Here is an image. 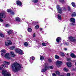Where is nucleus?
<instances>
[{
  "label": "nucleus",
  "mask_w": 76,
  "mask_h": 76,
  "mask_svg": "<svg viewBox=\"0 0 76 76\" xmlns=\"http://www.w3.org/2000/svg\"><path fill=\"white\" fill-rule=\"evenodd\" d=\"M56 8L58 13L60 14H61L63 12L62 8H61L59 5H58L56 6Z\"/></svg>",
  "instance_id": "obj_4"
},
{
  "label": "nucleus",
  "mask_w": 76,
  "mask_h": 76,
  "mask_svg": "<svg viewBox=\"0 0 76 76\" xmlns=\"http://www.w3.org/2000/svg\"><path fill=\"white\" fill-rule=\"evenodd\" d=\"M39 28V26L37 25L35 26V28L36 29H38Z\"/></svg>",
  "instance_id": "obj_38"
},
{
  "label": "nucleus",
  "mask_w": 76,
  "mask_h": 76,
  "mask_svg": "<svg viewBox=\"0 0 76 76\" xmlns=\"http://www.w3.org/2000/svg\"><path fill=\"white\" fill-rule=\"evenodd\" d=\"M75 25L74 23H70L69 24V25H70V26H72V25Z\"/></svg>",
  "instance_id": "obj_43"
},
{
  "label": "nucleus",
  "mask_w": 76,
  "mask_h": 76,
  "mask_svg": "<svg viewBox=\"0 0 76 76\" xmlns=\"http://www.w3.org/2000/svg\"><path fill=\"white\" fill-rule=\"evenodd\" d=\"M24 45L26 47H27L28 45V43L27 42H25L24 43Z\"/></svg>",
  "instance_id": "obj_30"
},
{
  "label": "nucleus",
  "mask_w": 76,
  "mask_h": 76,
  "mask_svg": "<svg viewBox=\"0 0 76 76\" xmlns=\"http://www.w3.org/2000/svg\"><path fill=\"white\" fill-rule=\"evenodd\" d=\"M47 69H48V67L47 66H45V68L42 69L41 70V72H45L47 70Z\"/></svg>",
  "instance_id": "obj_10"
},
{
  "label": "nucleus",
  "mask_w": 76,
  "mask_h": 76,
  "mask_svg": "<svg viewBox=\"0 0 76 76\" xmlns=\"http://www.w3.org/2000/svg\"><path fill=\"white\" fill-rule=\"evenodd\" d=\"M16 4L19 6H22V3H21V2L20 1H17Z\"/></svg>",
  "instance_id": "obj_13"
},
{
  "label": "nucleus",
  "mask_w": 76,
  "mask_h": 76,
  "mask_svg": "<svg viewBox=\"0 0 76 76\" xmlns=\"http://www.w3.org/2000/svg\"><path fill=\"white\" fill-rule=\"evenodd\" d=\"M76 16V13L75 12H73L72 14L71 15L72 17H75Z\"/></svg>",
  "instance_id": "obj_20"
},
{
  "label": "nucleus",
  "mask_w": 76,
  "mask_h": 76,
  "mask_svg": "<svg viewBox=\"0 0 76 76\" xmlns=\"http://www.w3.org/2000/svg\"><path fill=\"white\" fill-rule=\"evenodd\" d=\"M2 66L3 67H7H7H8V66H6V65L4 64H2Z\"/></svg>",
  "instance_id": "obj_24"
},
{
  "label": "nucleus",
  "mask_w": 76,
  "mask_h": 76,
  "mask_svg": "<svg viewBox=\"0 0 76 76\" xmlns=\"http://www.w3.org/2000/svg\"><path fill=\"white\" fill-rule=\"evenodd\" d=\"M55 57L56 59H58V58H59V56L57 55H55Z\"/></svg>",
  "instance_id": "obj_28"
},
{
  "label": "nucleus",
  "mask_w": 76,
  "mask_h": 76,
  "mask_svg": "<svg viewBox=\"0 0 76 76\" xmlns=\"http://www.w3.org/2000/svg\"><path fill=\"white\" fill-rule=\"evenodd\" d=\"M3 68L1 66H0V70H3Z\"/></svg>",
  "instance_id": "obj_48"
},
{
  "label": "nucleus",
  "mask_w": 76,
  "mask_h": 76,
  "mask_svg": "<svg viewBox=\"0 0 76 76\" xmlns=\"http://www.w3.org/2000/svg\"><path fill=\"white\" fill-rule=\"evenodd\" d=\"M69 39L70 41L71 42H75V41H76V40L75 39V38H73L72 37H70L69 38Z\"/></svg>",
  "instance_id": "obj_7"
},
{
  "label": "nucleus",
  "mask_w": 76,
  "mask_h": 76,
  "mask_svg": "<svg viewBox=\"0 0 76 76\" xmlns=\"http://www.w3.org/2000/svg\"><path fill=\"white\" fill-rule=\"evenodd\" d=\"M11 14L12 15H14L15 14V12H11Z\"/></svg>",
  "instance_id": "obj_46"
},
{
  "label": "nucleus",
  "mask_w": 76,
  "mask_h": 76,
  "mask_svg": "<svg viewBox=\"0 0 76 76\" xmlns=\"http://www.w3.org/2000/svg\"><path fill=\"white\" fill-rule=\"evenodd\" d=\"M1 56H4V55L3 54V53H2L1 54Z\"/></svg>",
  "instance_id": "obj_52"
},
{
  "label": "nucleus",
  "mask_w": 76,
  "mask_h": 76,
  "mask_svg": "<svg viewBox=\"0 0 76 76\" xmlns=\"http://www.w3.org/2000/svg\"><path fill=\"white\" fill-rule=\"evenodd\" d=\"M1 51L2 53H6V50H2Z\"/></svg>",
  "instance_id": "obj_35"
},
{
  "label": "nucleus",
  "mask_w": 76,
  "mask_h": 76,
  "mask_svg": "<svg viewBox=\"0 0 76 76\" xmlns=\"http://www.w3.org/2000/svg\"><path fill=\"white\" fill-rule=\"evenodd\" d=\"M32 1L34 3H37L38 1V0H32Z\"/></svg>",
  "instance_id": "obj_19"
},
{
  "label": "nucleus",
  "mask_w": 76,
  "mask_h": 76,
  "mask_svg": "<svg viewBox=\"0 0 76 76\" xmlns=\"http://www.w3.org/2000/svg\"><path fill=\"white\" fill-rule=\"evenodd\" d=\"M50 68L51 69H53V66H50Z\"/></svg>",
  "instance_id": "obj_44"
},
{
  "label": "nucleus",
  "mask_w": 76,
  "mask_h": 76,
  "mask_svg": "<svg viewBox=\"0 0 76 76\" xmlns=\"http://www.w3.org/2000/svg\"><path fill=\"white\" fill-rule=\"evenodd\" d=\"M62 62L61 61H56V65L57 66H60Z\"/></svg>",
  "instance_id": "obj_9"
},
{
  "label": "nucleus",
  "mask_w": 76,
  "mask_h": 76,
  "mask_svg": "<svg viewBox=\"0 0 76 76\" xmlns=\"http://www.w3.org/2000/svg\"><path fill=\"white\" fill-rule=\"evenodd\" d=\"M11 67L12 71L15 72L19 71V70H20L22 68V65H20L19 64L17 63L16 62H15L12 64Z\"/></svg>",
  "instance_id": "obj_1"
},
{
  "label": "nucleus",
  "mask_w": 76,
  "mask_h": 76,
  "mask_svg": "<svg viewBox=\"0 0 76 76\" xmlns=\"http://www.w3.org/2000/svg\"><path fill=\"white\" fill-rule=\"evenodd\" d=\"M70 56H71V57H72V58H76V55H75L73 53H71L70 55Z\"/></svg>",
  "instance_id": "obj_16"
},
{
  "label": "nucleus",
  "mask_w": 76,
  "mask_h": 76,
  "mask_svg": "<svg viewBox=\"0 0 76 76\" xmlns=\"http://www.w3.org/2000/svg\"><path fill=\"white\" fill-rule=\"evenodd\" d=\"M59 76H64L63 75H60Z\"/></svg>",
  "instance_id": "obj_53"
},
{
  "label": "nucleus",
  "mask_w": 76,
  "mask_h": 76,
  "mask_svg": "<svg viewBox=\"0 0 76 76\" xmlns=\"http://www.w3.org/2000/svg\"><path fill=\"white\" fill-rule=\"evenodd\" d=\"M7 12H8L9 13V12H12V10H10V9H8L7 10Z\"/></svg>",
  "instance_id": "obj_33"
},
{
  "label": "nucleus",
  "mask_w": 76,
  "mask_h": 76,
  "mask_svg": "<svg viewBox=\"0 0 76 76\" xmlns=\"http://www.w3.org/2000/svg\"><path fill=\"white\" fill-rule=\"evenodd\" d=\"M4 64H7V65H9V64H10V62L4 61Z\"/></svg>",
  "instance_id": "obj_18"
},
{
  "label": "nucleus",
  "mask_w": 76,
  "mask_h": 76,
  "mask_svg": "<svg viewBox=\"0 0 76 76\" xmlns=\"http://www.w3.org/2000/svg\"><path fill=\"white\" fill-rule=\"evenodd\" d=\"M60 55H61V56H64V53L63 52H60Z\"/></svg>",
  "instance_id": "obj_26"
},
{
  "label": "nucleus",
  "mask_w": 76,
  "mask_h": 76,
  "mask_svg": "<svg viewBox=\"0 0 76 76\" xmlns=\"http://www.w3.org/2000/svg\"><path fill=\"white\" fill-rule=\"evenodd\" d=\"M5 57L7 58L8 59H10V56H9V53H7L5 55Z\"/></svg>",
  "instance_id": "obj_8"
},
{
  "label": "nucleus",
  "mask_w": 76,
  "mask_h": 76,
  "mask_svg": "<svg viewBox=\"0 0 76 76\" xmlns=\"http://www.w3.org/2000/svg\"><path fill=\"white\" fill-rule=\"evenodd\" d=\"M0 37H4V35L1 33V32L0 31Z\"/></svg>",
  "instance_id": "obj_25"
},
{
  "label": "nucleus",
  "mask_w": 76,
  "mask_h": 76,
  "mask_svg": "<svg viewBox=\"0 0 76 76\" xmlns=\"http://www.w3.org/2000/svg\"><path fill=\"white\" fill-rule=\"evenodd\" d=\"M67 76H70V73H68L67 74Z\"/></svg>",
  "instance_id": "obj_45"
},
{
  "label": "nucleus",
  "mask_w": 76,
  "mask_h": 76,
  "mask_svg": "<svg viewBox=\"0 0 76 76\" xmlns=\"http://www.w3.org/2000/svg\"><path fill=\"white\" fill-rule=\"evenodd\" d=\"M58 18L59 20H61V16L60 14H58Z\"/></svg>",
  "instance_id": "obj_21"
},
{
  "label": "nucleus",
  "mask_w": 76,
  "mask_h": 76,
  "mask_svg": "<svg viewBox=\"0 0 76 76\" xmlns=\"http://www.w3.org/2000/svg\"><path fill=\"white\" fill-rule=\"evenodd\" d=\"M75 65L76 66V62L75 63Z\"/></svg>",
  "instance_id": "obj_56"
},
{
  "label": "nucleus",
  "mask_w": 76,
  "mask_h": 76,
  "mask_svg": "<svg viewBox=\"0 0 76 76\" xmlns=\"http://www.w3.org/2000/svg\"><path fill=\"white\" fill-rule=\"evenodd\" d=\"M16 21H20V18L19 17L16 18Z\"/></svg>",
  "instance_id": "obj_32"
},
{
  "label": "nucleus",
  "mask_w": 76,
  "mask_h": 76,
  "mask_svg": "<svg viewBox=\"0 0 76 76\" xmlns=\"http://www.w3.org/2000/svg\"><path fill=\"white\" fill-rule=\"evenodd\" d=\"M15 48V46H12L10 48V49L11 50H14Z\"/></svg>",
  "instance_id": "obj_23"
},
{
  "label": "nucleus",
  "mask_w": 76,
  "mask_h": 76,
  "mask_svg": "<svg viewBox=\"0 0 76 76\" xmlns=\"http://www.w3.org/2000/svg\"><path fill=\"white\" fill-rule=\"evenodd\" d=\"M12 32H13L12 30H8L7 31V33L8 35H10V34L12 33Z\"/></svg>",
  "instance_id": "obj_12"
},
{
  "label": "nucleus",
  "mask_w": 76,
  "mask_h": 76,
  "mask_svg": "<svg viewBox=\"0 0 76 76\" xmlns=\"http://www.w3.org/2000/svg\"><path fill=\"white\" fill-rule=\"evenodd\" d=\"M40 59L41 60H43L44 59V56H40Z\"/></svg>",
  "instance_id": "obj_29"
},
{
  "label": "nucleus",
  "mask_w": 76,
  "mask_h": 76,
  "mask_svg": "<svg viewBox=\"0 0 76 76\" xmlns=\"http://www.w3.org/2000/svg\"><path fill=\"white\" fill-rule=\"evenodd\" d=\"M30 58H31L32 60H34V59H35V57H31Z\"/></svg>",
  "instance_id": "obj_42"
},
{
  "label": "nucleus",
  "mask_w": 76,
  "mask_h": 76,
  "mask_svg": "<svg viewBox=\"0 0 76 76\" xmlns=\"http://www.w3.org/2000/svg\"><path fill=\"white\" fill-rule=\"evenodd\" d=\"M70 7L68 6V11H70Z\"/></svg>",
  "instance_id": "obj_36"
},
{
  "label": "nucleus",
  "mask_w": 76,
  "mask_h": 76,
  "mask_svg": "<svg viewBox=\"0 0 76 76\" xmlns=\"http://www.w3.org/2000/svg\"><path fill=\"white\" fill-rule=\"evenodd\" d=\"M60 41H61V38L60 37H58L56 39V41L58 42V43H59Z\"/></svg>",
  "instance_id": "obj_11"
},
{
  "label": "nucleus",
  "mask_w": 76,
  "mask_h": 76,
  "mask_svg": "<svg viewBox=\"0 0 76 76\" xmlns=\"http://www.w3.org/2000/svg\"><path fill=\"white\" fill-rule=\"evenodd\" d=\"M67 61H71V59L70 58H67Z\"/></svg>",
  "instance_id": "obj_39"
},
{
  "label": "nucleus",
  "mask_w": 76,
  "mask_h": 76,
  "mask_svg": "<svg viewBox=\"0 0 76 76\" xmlns=\"http://www.w3.org/2000/svg\"><path fill=\"white\" fill-rule=\"evenodd\" d=\"M7 72V70H3L2 71V73L4 76H11L10 73V72Z\"/></svg>",
  "instance_id": "obj_2"
},
{
  "label": "nucleus",
  "mask_w": 76,
  "mask_h": 76,
  "mask_svg": "<svg viewBox=\"0 0 76 76\" xmlns=\"http://www.w3.org/2000/svg\"><path fill=\"white\" fill-rule=\"evenodd\" d=\"M75 60H73V61H72V62H74Z\"/></svg>",
  "instance_id": "obj_55"
},
{
  "label": "nucleus",
  "mask_w": 76,
  "mask_h": 76,
  "mask_svg": "<svg viewBox=\"0 0 76 76\" xmlns=\"http://www.w3.org/2000/svg\"><path fill=\"white\" fill-rule=\"evenodd\" d=\"M64 72H67V68H65L64 69Z\"/></svg>",
  "instance_id": "obj_40"
},
{
  "label": "nucleus",
  "mask_w": 76,
  "mask_h": 76,
  "mask_svg": "<svg viewBox=\"0 0 76 76\" xmlns=\"http://www.w3.org/2000/svg\"><path fill=\"white\" fill-rule=\"evenodd\" d=\"M56 75H60V72H59L58 71H56Z\"/></svg>",
  "instance_id": "obj_27"
},
{
  "label": "nucleus",
  "mask_w": 76,
  "mask_h": 76,
  "mask_svg": "<svg viewBox=\"0 0 76 76\" xmlns=\"http://www.w3.org/2000/svg\"><path fill=\"white\" fill-rule=\"evenodd\" d=\"M64 50L65 51H66L67 50V49L66 48H64Z\"/></svg>",
  "instance_id": "obj_51"
},
{
  "label": "nucleus",
  "mask_w": 76,
  "mask_h": 76,
  "mask_svg": "<svg viewBox=\"0 0 76 76\" xmlns=\"http://www.w3.org/2000/svg\"><path fill=\"white\" fill-rule=\"evenodd\" d=\"M42 44L43 46H46L47 45V44L44 43H42Z\"/></svg>",
  "instance_id": "obj_34"
},
{
  "label": "nucleus",
  "mask_w": 76,
  "mask_h": 76,
  "mask_svg": "<svg viewBox=\"0 0 76 76\" xmlns=\"http://www.w3.org/2000/svg\"><path fill=\"white\" fill-rule=\"evenodd\" d=\"M68 70H69V69H67V71H68Z\"/></svg>",
  "instance_id": "obj_57"
},
{
  "label": "nucleus",
  "mask_w": 76,
  "mask_h": 76,
  "mask_svg": "<svg viewBox=\"0 0 76 76\" xmlns=\"http://www.w3.org/2000/svg\"><path fill=\"white\" fill-rule=\"evenodd\" d=\"M59 1H60V2L62 3H63L64 2V0H59Z\"/></svg>",
  "instance_id": "obj_37"
},
{
  "label": "nucleus",
  "mask_w": 76,
  "mask_h": 76,
  "mask_svg": "<svg viewBox=\"0 0 76 76\" xmlns=\"http://www.w3.org/2000/svg\"><path fill=\"white\" fill-rule=\"evenodd\" d=\"M10 54L12 57H14L15 56V55L13 52H10Z\"/></svg>",
  "instance_id": "obj_17"
},
{
  "label": "nucleus",
  "mask_w": 76,
  "mask_h": 76,
  "mask_svg": "<svg viewBox=\"0 0 76 76\" xmlns=\"http://www.w3.org/2000/svg\"><path fill=\"white\" fill-rule=\"evenodd\" d=\"M12 42L10 40H7L6 41L5 45L6 46H7V45H10L12 44Z\"/></svg>",
  "instance_id": "obj_6"
},
{
  "label": "nucleus",
  "mask_w": 76,
  "mask_h": 76,
  "mask_svg": "<svg viewBox=\"0 0 76 76\" xmlns=\"http://www.w3.org/2000/svg\"><path fill=\"white\" fill-rule=\"evenodd\" d=\"M67 55H68V53H67Z\"/></svg>",
  "instance_id": "obj_58"
},
{
  "label": "nucleus",
  "mask_w": 76,
  "mask_h": 76,
  "mask_svg": "<svg viewBox=\"0 0 76 76\" xmlns=\"http://www.w3.org/2000/svg\"><path fill=\"white\" fill-rule=\"evenodd\" d=\"M72 6H73V7H75V3L73 2L72 3Z\"/></svg>",
  "instance_id": "obj_31"
},
{
  "label": "nucleus",
  "mask_w": 76,
  "mask_h": 76,
  "mask_svg": "<svg viewBox=\"0 0 76 76\" xmlns=\"http://www.w3.org/2000/svg\"><path fill=\"white\" fill-rule=\"evenodd\" d=\"M33 37H35V33L33 34Z\"/></svg>",
  "instance_id": "obj_50"
},
{
  "label": "nucleus",
  "mask_w": 76,
  "mask_h": 76,
  "mask_svg": "<svg viewBox=\"0 0 76 76\" xmlns=\"http://www.w3.org/2000/svg\"><path fill=\"white\" fill-rule=\"evenodd\" d=\"M70 21L72 22L73 23H75V19L74 18H72L70 19Z\"/></svg>",
  "instance_id": "obj_14"
},
{
  "label": "nucleus",
  "mask_w": 76,
  "mask_h": 76,
  "mask_svg": "<svg viewBox=\"0 0 76 76\" xmlns=\"http://www.w3.org/2000/svg\"><path fill=\"white\" fill-rule=\"evenodd\" d=\"M6 27H9L10 26V25L8 24H7L5 26Z\"/></svg>",
  "instance_id": "obj_41"
},
{
  "label": "nucleus",
  "mask_w": 76,
  "mask_h": 76,
  "mask_svg": "<svg viewBox=\"0 0 76 76\" xmlns=\"http://www.w3.org/2000/svg\"><path fill=\"white\" fill-rule=\"evenodd\" d=\"M52 75L53 76H56V74L55 73L53 74Z\"/></svg>",
  "instance_id": "obj_47"
},
{
  "label": "nucleus",
  "mask_w": 76,
  "mask_h": 76,
  "mask_svg": "<svg viewBox=\"0 0 76 76\" xmlns=\"http://www.w3.org/2000/svg\"><path fill=\"white\" fill-rule=\"evenodd\" d=\"M15 52L18 53H19L21 55H22V54H23L24 53L23 52V51L21 49H16L15 50Z\"/></svg>",
  "instance_id": "obj_5"
},
{
  "label": "nucleus",
  "mask_w": 76,
  "mask_h": 76,
  "mask_svg": "<svg viewBox=\"0 0 76 76\" xmlns=\"http://www.w3.org/2000/svg\"><path fill=\"white\" fill-rule=\"evenodd\" d=\"M40 30H41V31H42V28H40Z\"/></svg>",
  "instance_id": "obj_54"
},
{
  "label": "nucleus",
  "mask_w": 76,
  "mask_h": 76,
  "mask_svg": "<svg viewBox=\"0 0 76 76\" xmlns=\"http://www.w3.org/2000/svg\"><path fill=\"white\" fill-rule=\"evenodd\" d=\"M28 32H32V30L31 28H28Z\"/></svg>",
  "instance_id": "obj_22"
},
{
  "label": "nucleus",
  "mask_w": 76,
  "mask_h": 76,
  "mask_svg": "<svg viewBox=\"0 0 76 76\" xmlns=\"http://www.w3.org/2000/svg\"><path fill=\"white\" fill-rule=\"evenodd\" d=\"M67 66L69 67H70L72 66V63L70 62H68L67 63Z\"/></svg>",
  "instance_id": "obj_15"
},
{
  "label": "nucleus",
  "mask_w": 76,
  "mask_h": 76,
  "mask_svg": "<svg viewBox=\"0 0 76 76\" xmlns=\"http://www.w3.org/2000/svg\"><path fill=\"white\" fill-rule=\"evenodd\" d=\"M48 61L50 62H51V61H52L51 60V59H48Z\"/></svg>",
  "instance_id": "obj_49"
},
{
  "label": "nucleus",
  "mask_w": 76,
  "mask_h": 76,
  "mask_svg": "<svg viewBox=\"0 0 76 76\" xmlns=\"http://www.w3.org/2000/svg\"><path fill=\"white\" fill-rule=\"evenodd\" d=\"M6 18V15L4 13H1L0 14V22H3V20L1 18Z\"/></svg>",
  "instance_id": "obj_3"
}]
</instances>
